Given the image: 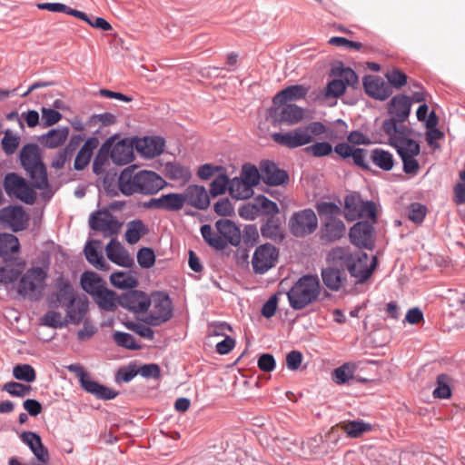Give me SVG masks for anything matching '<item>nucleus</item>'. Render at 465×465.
<instances>
[{
    "label": "nucleus",
    "instance_id": "4c0bfd02",
    "mask_svg": "<svg viewBox=\"0 0 465 465\" xmlns=\"http://www.w3.org/2000/svg\"><path fill=\"white\" fill-rule=\"evenodd\" d=\"M399 138L393 137L389 139V143L396 149L401 159L404 157H416L420 153V143L414 139L404 138L401 139V142H399Z\"/></svg>",
    "mask_w": 465,
    "mask_h": 465
},
{
    "label": "nucleus",
    "instance_id": "09e8293b",
    "mask_svg": "<svg viewBox=\"0 0 465 465\" xmlns=\"http://www.w3.org/2000/svg\"><path fill=\"white\" fill-rule=\"evenodd\" d=\"M370 158L373 164L382 171L389 172L394 166L395 160L393 154L382 148L371 150Z\"/></svg>",
    "mask_w": 465,
    "mask_h": 465
},
{
    "label": "nucleus",
    "instance_id": "1a4fd4ad",
    "mask_svg": "<svg viewBox=\"0 0 465 465\" xmlns=\"http://www.w3.org/2000/svg\"><path fill=\"white\" fill-rule=\"evenodd\" d=\"M153 310L145 317L144 322L150 326H160L173 316V306L170 295L163 291L151 293Z\"/></svg>",
    "mask_w": 465,
    "mask_h": 465
},
{
    "label": "nucleus",
    "instance_id": "dca6fc26",
    "mask_svg": "<svg viewBox=\"0 0 465 465\" xmlns=\"http://www.w3.org/2000/svg\"><path fill=\"white\" fill-rule=\"evenodd\" d=\"M29 221L30 216L22 205L10 204L0 210V222L13 232L25 230Z\"/></svg>",
    "mask_w": 465,
    "mask_h": 465
},
{
    "label": "nucleus",
    "instance_id": "9d476101",
    "mask_svg": "<svg viewBox=\"0 0 465 465\" xmlns=\"http://www.w3.org/2000/svg\"><path fill=\"white\" fill-rule=\"evenodd\" d=\"M27 183L28 180L15 172L5 173L3 180V187L7 196L33 205L36 201L37 193Z\"/></svg>",
    "mask_w": 465,
    "mask_h": 465
},
{
    "label": "nucleus",
    "instance_id": "2eb2a0df",
    "mask_svg": "<svg viewBox=\"0 0 465 465\" xmlns=\"http://www.w3.org/2000/svg\"><path fill=\"white\" fill-rule=\"evenodd\" d=\"M117 303L129 312L144 313L149 310L152 301L146 292L134 288L121 293L117 298Z\"/></svg>",
    "mask_w": 465,
    "mask_h": 465
},
{
    "label": "nucleus",
    "instance_id": "7c9ffc66",
    "mask_svg": "<svg viewBox=\"0 0 465 465\" xmlns=\"http://www.w3.org/2000/svg\"><path fill=\"white\" fill-rule=\"evenodd\" d=\"M346 232L344 223L341 219L325 221L320 229L319 238L322 243L328 244L341 239Z\"/></svg>",
    "mask_w": 465,
    "mask_h": 465
},
{
    "label": "nucleus",
    "instance_id": "c03bdc74",
    "mask_svg": "<svg viewBox=\"0 0 465 465\" xmlns=\"http://www.w3.org/2000/svg\"><path fill=\"white\" fill-rule=\"evenodd\" d=\"M66 306V317L68 318V322L74 324H79L88 310V301L87 300H79L76 302V299H71L69 302L65 303Z\"/></svg>",
    "mask_w": 465,
    "mask_h": 465
},
{
    "label": "nucleus",
    "instance_id": "a878e982",
    "mask_svg": "<svg viewBox=\"0 0 465 465\" xmlns=\"http://www.w3.org/2000/svg\"><path fill=\"white\" fill-rule=\"evenodd\" d=\"M21 251V244L16 235L11 232H0V257L7 265L14 264Z\"/></svg>",
    "mask_w": 465,
    "mask_h": 465
},
{
    "label": "nucleus",
    "instance_id": "423d86ee",
    "mask_svg": "<svg viewBox=\"0 0 465 465\" xmlns=\"http://www.w3.org/2000/svg\"><path fill=\"white\" fill-rule=\"evenodd\" d=\"M331 76H336L329 81L325 88L321 92L324 99L340 98L347 90L348 86L353 89L359 87V76L357 73L350 66H344L343 63L339 62L337 65L331 69Z\"/></svg>",
    "mask_w": 465,
    "mask_h": 465
},
{
    "label": "nucleus",
    "instance_id": "39448f33",
    "mask_svg": "<svg viewBox=\"0 0 465 465\" xmlns=\"http://www.w3.org/2000/svg\"><path fill=\"white\" fill-rule=\"evenodd\" d=\"M348 143H338L334 146V153L342 160L352 159V163L357 167L365 171H371V166L366 161L368 150L365 148L356 147L355 145H369L373 142L371 139L358 130L350 132L347 135Z\"/></svg>",
    "mask_w": 465,
    "mask_h": 465
},
{
    "label": "nucleus",
    "instance_id": "8fccbe9b",
    "mask_svg": "<svg viewBox=\"0 0 465 465\" xmlns=\"http://www.w3.org/2000/svg\"><path fill=\"white\" fill-rule=\"evenodd\" d=\"M111 284L120 290L134 289L139 285L137 278L129 275L128 272L116 271L110 275Z\"/></svg>",
    "mask_w": 465,
    "mask_h": 465
},
{
    "label": "nucleus",
    "instance_id": "bb28decb",
    "mask_svg": "<svg viewBox=\"0 0 465 465\" xmlns=\"http://www.w3.org/2000/svg\"><path fill=\"white\" fill-rule=\"evenodd\" d=\"M229 192L230 195L236 200H244L246 196H242V192H238L236 184L232 183L226 173L218 174L210 183V194L217 197Z\"/></svg>",
    "mask_w": 465,
    "mask_h": 465
},
{
    "label": "nucleus",
    "instance_id": "6ab92c4d",
    "mask_svg": "<svg viewBox=\"0 0 465 465\" xmlns=\"http://www.w3.org/2000/svg\"><path fill=\"white\" fill-rule=\"evenodd\" d=\"M272 140L278 144L286 146L290 149L298 148L312 142L313 137L306 132L303 126L297 127L286 133H274L272 134Z\"/></svg>",
    "mask_w": 465,
    "mask_h": 465
},
{
    "label": "nucleus",
    "instance_id": "cd10ccee",
    "mask_svg": "<svg viewBox=\"0 0 465 465\" xmlns=\"http://www.w3.org/2000/svg\"><path fill=\"white\" fill-rule=\"evenodd\" d=\"M308 93L309 87L304 84H291L279 91L272 97V104L278 106L284 105L285 104H293L292 102L304 99Z\"/></svg>",
    "mask_w": 465,
    "mask_h": 465
},
{
    "label": "nucleus",
    "instance_id": "ddd939ff",
    "mask_svg": "<svg viewBox=\"0 0 465 465\" xmlns=\"http://www.w3.org/2000/svg\"><path fill=\"white\" fill-rule=\"evenodd\" d=\"M290 232L297 238L312 234L318 227V218L311 208L295 212L289 219Z\"/></svg>",
    "mask_w": 465,
    "mask_h": 465
},
{
    "label": "nucleus",
    "instance_id": "052dcab7",
    "mask_svg": "<svg viewBox=\"0 0 465 465\" xmlns=\"http://www.w3.org/2000/svg\"><path fill=\"white\" fill-rule=\"evenodd\" d=\"M354 366L350 362H345L332 371V380L339 385L347 383L353 378Z\"/></svg>",
    "mask_w": 465,
    "mask_h": 465
},
{
    "label": "nucleus",
    "instance_id": "5fc2aeb1",
    "mask_svg": "<svg viewBox=\"0 0 465 465\" xmlns=\"http://www.w3.org/2000/svg\"><path fill=\"white\" fill-rule=\"evenodd\" d=\"M13 376L17 381L32 383L36 379V372L32 365L18 363L13 367Z\"/></svg>",
    "mask_w": 465,
    "mask_h": 465
},
{
    "label": "nucleus",
    "instance_id": "338daca9",
    "mask_svg": "<svg viewBox=\"0 0 465 465\" xmlns=\"http://www.w3.org/2000/svg\"><path fill=\"white\" fill-rule=\"evenodd\" d=\"M137 374H139L136 362L132 361L127 366L118 369L115 373L116 381L130 382Z\"/></svg>",
    "mask_w": 465,
    "mask_h": 465
},
{
    "label": "nucleus",
    "instance_id": "4468645a",
    "mask_svg": "<svg viewBox=\"0 0 465 465\" xmlns=\"http://www.w3.org/2000/svg\"><path fill=\"white\" fill-rule=\"evenodd\" d=\"M279 250L272 243L266 242L258 246L252 255V265L253 272L264 274L276 265Z\"/></svg>",
    "mask_w": 465,
    "mask_h": 465
},
{
    "label": "nucleus",
    "instance_id": "de8ad7c7",
    "mask_svg": "<svg viewBox=\"0 0 465 465\" xmlns=\"http://www.w3.org/2000/svg\"><path fill=\"white\" fill-rule=\"evenodd\" d=\"M115 135L107 138L101 147L98 149L96 155L93 162V172L96 175L104 173L103 166L106 163L108 157H110L111 148L114 143Z\"/></svg>",
    "mask_w": 465,
    "mask_h": 465
},
{
    "label": "nucleus",
    "instance_id": "473e14b6",
    "mask_svg": "<svg viewBox=\"0 0 465 465\" xmlns=\"http://www.w3.org/2000/svg\"><path fill=\"white\" fill-rule=\"evenodd\" d=\"M80 386L86 392L94 395L97 399L110 401L117 397L118 391L91 379L90 374L80 382Z\"/></svg>",
    "mask_w": 465,
    "mask_h": 465
},
{
    "label": "nucleus",
    "instance_id": "69168bd1",
    "mask_svg": "<svg viewBox=\"0 0 465 465\" xmlns=\"http://www.w3.org/2000/svg\"><path fill=\"white\" fill-rule=\"evenodd\" d=\"M19 143V136L13 134L12 131L8 129L5 132L1 141L2 149L6 155H11L17 150Z\"/></svg>",
    "mask_w": 465,
    "mask_h": 465
},
{
    "label": "nucleus",
    "instance_id": "680f3d73",
    "mask_svg": "<svg viewBox=\"0 0 465 465\" xmlns=\"http://www.w3.org/2000/svg\"><path fill=\"white\" fill-rule=\"evenodd\" d=\"M137 262L143 269L152 268L156 262L155 252L151 247H141L136 254Z\"/></svg>",
    "mask_w": 465,
    "mask_h": 465
},
{
    "label": "nucleus",
    "instance_id": "f257e3e1",
    "mask_svg": "<svg viewBox=\"0 0 465 465\" xmlns=\"http://www.w3.org/2000/svg\"><path fill=\"white\" fill-rule=\"evenodd\" d=\"M136 165L133 164L124 168L118 177V189L125 196L134 193L153 195L163 189L167 183L156 172L140 170L134 172Z\"/></svg>",
    "mask_w": 465,
    "mask_h": 465
},
{
    "label": "nucleus",
    "instance_id": "c85d7f7f",
    "mask_svg": "<svg viewBox=\"0 0 465 465\" xmlns=\"http://www.w3.org/2000/svg\"><path fill=\"white\" fill-rule=\"evenodd\" d=\"M107 258L118 266L131 268L134 262L124 245L116 238H112L105 246Z\"/></svg>",
    "mask_w": 465,
    "mask_h": 465
},
{
    "label": "nucleus",
    "instance_id": "aec40b11",
    "mask_svg": "<svg viewBox=\"0 0 465 465\" xmlns=\"http://www.w3.org/2000/svg\"><path fill=\"white\" fill-rule=\"evenodd\" d=\"M328 266L321 270V278L324 286L331 292L341 291L347 282L344 268L340 266V262H327Z\"/></svg>",
    "mask_w": 465,
    "mask_h": 465
},
{
    "label": "nucleus",
    "instance_id": "6e6552de",
    "mask_svg": "<svg viewBox=\"0 0 465 465\" xmlns=\"http://www.w3.org/2000/svg\"><path fill=\"white\" fill-rule=\"evenodd\" d=\"M47 276V272L42 267L29 268L20 277L17 292L23 297L29 296L32 301H39Z\"/></svg>",
    "mask_w": 465,
    "mask_h": 465
},
{
    "label": "nucleus",
    "instance_id": "5701e85b",
    "mask_svg": "<svg viewBox=\"0 0 465 465\" xmlns=\"http://www.w3.org/2000/svg\"><path fill=\"white\" fill-rule=\"evenodd\" d=\"M135 144L134 135L122 138L116 143L114 142L110 150L112 162L117 165H125L131 163L134 159V150H136Z\"/></svg>",
    "mask_w": 465,
    "mask_h": 465
},
{
    "label": "nucleus",
    "instance_id": "393cba45",
    "mask_svg": "<svg viewBox=\"0 0 465 465\" xmlns=\"http://www.w3.org/2000/svg\"><path fill=\"white\" fill-rule=\"evenodd\" d=\"M362 86L365 94L377 101L383 102L392 94V90L388 84L378 75H365L362 78Z\"/></svg>",
    "mask_w": 465,
    "mask_h": 465
},
{
    "label": "nucleus",
    "instance_id": "2f4dec72",
    "mask_svg": "<svg viewBox=\"0 0 465 465\" xmlns=\"http://www.w3.org/2000/svg\"><path fill=\"white\" fill-rule=\"evenodd\" d=\"M22 168L30 178L27 184L32 190L47 189L49 187L48 173L45 163L29 164Z\"/></svg>",
    "mask_w": 465,
    "mask_h": 465
},
{
    "label": "nucleus",
    "instance_id": "a19ab883",
    "mask_svg": "<svg viewBox=\"0 0 465 465\" xmlns=\"http://www.w3.org/2000/svg\"><path fill=\"white\" fill-rule=\"evenodd\" d=\"M281 225L279 218L268 217L266 222L261 226L262 236L276 243L282 242L285 239V234L282 232Z\"/></svg>",
    "mask_w": 465,
    "mask_h": 465
},
{
    "label": "nucleus",
    "instance_id": "f3484780",
    "mask_svg": "<svg viewBox=\"0 0 465 465\" xmlns=\"http://www.w3.org/2000/svg\"><path fill=\"white\" fill-rule=\"evenodd\" d=\"M262 180V173L258 167L251 163L242 165L240 177L232 178V183L236 184L238 192L242 193L246 199L253 194V188L256 187Z\"/></svg>",
    "mask_w": 465,
    "mask_h": 465
},
{
    "label": "nucleus",
    "instance_id": "7ed1b4c3",
    "mask_svg": "<svg viewBox=\"0 0 465 465\" xmlns=\"http://www.w3.org/2000/svg\"><path fill=\"white\" fill-rule=\"evenodd\" d=\"M218 234H213L212 226L208 223L200 228L204 242L216 251L224 250L229 244L238 247L242 241L240 227L232 220L219 219L215 223Z\"/></svg>",
    "mask_w": 465,
    "mask_h": 465
},
{
    "label": "nucleus",
    "instance_id": "e433bc0d",
    "mask_svg": "<svg viewBox=\"0 0 465 465\" xmlns=\"http://www.w3.org/2000/svg\"><path fill=\"white\" fill-rule=\"evenodd\" d=\"M100 244L101 242L99 240H92L85 245L84 252L89 263L100 271L107 272L110 269V264L104 260V255L98 250Z\"/></svg>",
    "mask_w": 465,
    "mask_h": 465
},
{
    "label": "nucleus",
    "instance_id": "774afa93",
    "mask_svg": "<svg viewBox=\"0 0 465 465\" xmlns=\"http://www.w3.org/2000/svg\"><path fill=\"white\" fill-rule=\"evenodd\" d=\"M42 121L41 125L44 128L50 127L57 124L63 118V114L53 108L43 106L41 108Z\"/></svg>",
    "mask_w": 465,
    "mask_h": 465
},
{
    "label": "nucleus",
    "instance_id": "20e7f679",
    "mask_svg": "<svg viewBox=\"0 0 465 465\" xmlns=\"http://www.w3.org/2000/svg\"><path fill=\"white\" fill-rule=\"evenodd\" d=\"M292 309L300 311L315 302L321 294V282L316 274L301 276L285 292Z\"/></svg>",
    "mask_w": 465,
    "mask_h": 465
},
{
    "label": "nucleus",
    "instance_id": "f03ea898",
    "mask_svg": "<svg viewBox=\"0 0 465 465\" xmlns=\"http://www.w3.org/2000/svg\"><path fill=\"white\" fill-rule=\"evenodd\" d=\"M369 255L357 250L351 252L343 247H336L331 250L327 255V262H340V266L346 269L350 275L356 278V283L361 284L367 282L372 275L378 265V259L372 256L368 264Z\"/></svg>",
    "mask_w": 465,
    "mask_h": 465
},
{
    "label": "nucleus",
    "instance_id": "6e6d98bb",
    "mask_svg": "<svg viewBox=\"0 0 465 465\" xmlns=\"http://www.w3.org/2000/svg\"><path fill=\"white\" fill-rule=\"evenodd\" d=\"M113 339L119 347L127 350L137 351L142 348V346L137 342L135 337L129 332L115 331L113 333Z\"/></svg>",
    "mask_w": 465,
    "mask_h": 465
},
{
    "label": "nucleus",
    "instance_id": "a211bd4d",
    "mask_svg": "<svg viewBox=\"0 0 465 465\" xmlns=\"http://www.w3.org/2000/svg\"><path fill=\"white\" fill-rule=\"evenodd\" d=\"M371 221H358L350 229L349 238L351 244L361 249L372 250L374 242L371 240L375 228Z\"/></svg>",
    "mask_w": 465,
    "mask_h": 465
},
{
    "label": "nucleus",
    "instance_id": "0e129e2a",
    "mask_svg": "<svg viewBox=\"0 0 465 465\" xmlns=\"http://www.w3.org/2000/svg\"><path fill=\"white\" fill-rule=\"evenodd\" d=\"M2 391H6L13 397H25L30 394L32 387L29 384H24L17 381H8L2 387Z\"/></svg>",
    "mask_w": 465,
    "mask_h": 465
},
{
    "label": "nucleus",
    "instance_id": "4d7b16f0",
    "mask_svg": "<svg viewBox=\"0 0 465 465\" xmlns=\"http://www.w3.org/2000/svg\"><path fill=\"white\" fill-rule=\"evenodd\" d=\"M388 85L392 90H401L408 83V75L400 68L394 67L385 74Z\"/></svg>",
    "mask_w": 465,
    "mask_h": 465
},
{
    "label": "nucleus",
    "instance_id": "c9c22d12",
    "mask_svg": "<svg viewBox=\"0 0 465 465\" xmlns=\"http://www.w3.org/2000/svg\"><path fill=\"white\" fill-rule=\"evenodd\" d=\"M98 144L99 140L96 136L93 135L86 139L75 156L74 163V170L82 171L89 164L94 150L98 146Z\"/></svg>",
    "mask_w": 465,
    "mask_h": 465
},
{
    "label": "nucleus",
    "instance_id": "c756f323",
    "mask_svg": "<svg viewBox=\"0 0 465 465\" xmlns=\"http://www.w3.org/2000/svg\"><path fill=\"white\" fill-rule=\"evenodd\" d=\"M186 204L198 210H206L211 204L210 195L203 185H188L183 192Z\"/></svg>",
    "mask_w": 465,
    "mask_h": 465
},
{
    "label": "nucleus",
    "instance_id": "58836bf2",
    "mask_svg": "<svg viewBox=\"0 0 465 465\" xmlns=\"http://www.w3.org/2000/svg\"><path fill=\"white\" fill-rule=\"evenodd\" d=\"M32 453L36 461H32V465H49L50 455L48 449L43 444L42 438H21Z\"/></svg>",
    "mask_w": 465,
    "mask_h": 465
},
{
    "label": "nucleus",
    "instance_id": "b1692460",
    "mask_svg": "<svg viewBox=\"0 0 465 465\" xmlns=\"http://www.w3.org/2000/svg\"><path fill=\"white\" fill-rule=\"evenodd\" d=\"M136 152L145 159H153L163 153L165 147V140L161 136L134 135Z\"/></svg>",
    "mask_w": 465,
    "mask_h": 465
},
{
    "label": "nucleus",
    "instance_id": "9b49d317",
    "mask_svg": "<svg viewBox=\"0 0 465 465\" xmlns=\"http://www.w3.org/2000/svg\"><path fill=\"white\" fill-rule=\"evenodd\" d=\"M411 109V100L409 95L404 94L394 95L388 103V113L391 116L384 120L382 124L385 134L395 132L397 123H403L409 118Z\"/></svg>",
    "mask_w": 465,
    "mask_h": 465
},
{
    "label": "nucleus",
    "instance_id": "e2e57ef3",
    "mask_svg": "<svg viewBox=\"0 0 465 465\" xmlns=\"http://www.w3.org/2000/svg\"><path fill=\"white\" fill-rule=\"evenodd\" d=\"M41 324L53 329H62L67 326L68 321L62 320L60 312L48 311L41 318Z\"/></svg>",
    "mask_w": 465,
    "mask_h": 465
},
{
    "label": "nucleus",
    "instance_id": "37998d69",
    "mask_svg": "<svg viewBox=\"0 0 465 465\" xmlns=\"http://www.w3.org/2000/svg\"><path fill=\"white\" fill-rule=\"evenodd\" d=\"M80 284L92 297L105 286L103 278L92 271H85L81 274Z\"/></svg>",
    "mask_w": 465,
    "mask_h": 465
},
{
    "label": "nucleus",
    "instance_id": "ea45409f",
    "mask_svg": "<svg viewBox=\"0 0 465 465\" xmlns=\"http://www.w3.org/2000/svg\"><path fill=\"white\" fill-rule=\"evenodd\" d=\"M19 163L21 167H25L29 164L45 163L39 145L35 143H25L20 150Z\"/></svg>",
    "mask_w": 465,
    "mask_h": 465
},
{
    "label": "nucleus",
    "instance_id": "0eeeda50",
    "mask_svg": "<svg viewBox=\"0 0 465 465\" xmlns=\"http://www.w3.org/2000/svg\"><path fill=\"white\" fill-rule=\"evenodd\" d=\"M344 218L353 222L361 217H366L372 223L377 222V208L373 201L361 198L358 192H351L344 197Z\"/></svg>",
    "mask_w": 465,
    "mask_h": 465
},
{
    "label": "nucleus",
    "instance_id": "864d4df0",
    "mask_svg": "<svg viewBox=\"0 0 465 465\" xmlns=\"http://www.w3.org/2000/svg\"><path fill=\"white\" fill-rule=\"evenodd\" d=\"M432 395L435 399L447 400L452 395L451 388L450 385V377L441 373L437 376L436 387L432 391Z\"/></svg>",
    "mask_w": 465,
    "mask_h": 465
},
{
    "label": "nucleus",
    "instance_id": "f704fd0d",
    "mask_svg": "<svg viewBox=\"0 0 465 465\" xmlns=\"http://www.w3.org/2000/svg\"><path fill=\"white\" fill-rule=\"evenodd\" d=\"M69 128L67 126L52 128L38 136L39 143L45 148L55 149L61 146L68 138Z\"/></svg>",
    "mask_w": 465,
    "mask_h": 465
},
{
    "label": "nucleus",
    "instance_id": "f8f14e48",
    "mask_svg": "<svg viewBox=\"0 0 465 465\" xmlns=\"http://www.w3.org/2000/svg\"><path fill=\"white\" fill-rule=\"evenodd\" d=\"M304 113L305 110L296 104H285L282 106L272 104L267 110V119L273 127L282 124L294 125L303 119Z\"/></svg>",
    "mask_w": 465,
    "mask_h": 465
},
{
    "label": "nucleus",
    "instance_id": "3c124183",
    "mask_svg": "<svg viewBox=\"0 0 465 465\" xmlns=\"http://www.w3.org/2000/svg\"><path fill=\"white\" fill-rule=\"evenodd\" d=\"M315 208L319 216L325 218V221L339 219L342 212L341 206L333 202H318Z\"/></svg>",
    "mask_w": 465,
    "mask_h": 465
},
{
    "label": "nucleus",
    "instance_id": "412c9836",
    "mask_svg": "<svg viewBox=\"0 0 465 465\" xmlns=\"http://www.w3.org/2000/svg\"><path fill=\"white\" fill-rule=\"evenodd\" d=\"M259 168L262 173V180L268 186H282L289 183L290 176L287 171L271 160H262Z\"/></svg>",
    "mask_w": 465,
    "mask_h": 465
},
{
    "label": "nucleus",
    "instance_id": "4be33fe9",
    "mask_svg": "<svg viewBox=\"0 0 465 465\" xmlns=\"http://www.w3.org/2000/svg\"><path fill=\"white\" fill-rule=\"evenodd\" d=\"M186 203L183 193H169L162 194L158 198H151L143 203L146 209L164 210L167 212H178Z\"/></svg>",
    "mask_w": 465,
    "mask_h": 465
},
{
    "label": "nucleus",
    "instance_id": "a18cd8bd",
    "mask_svg": "<svg viewBox=\"0 0 465 465\" xmlns=\"http://www.w3.org/2000/svg\"><path fill=\"white\" fill-rule=\"evenodd\" d=\"M149 233V228L141 219H134L127 223L124 238L127 243L133 245L140 239Z\"/></svg>",
    "mask_w": 465,
    "mask_h": 465
},
{
    "label": "nucleus",
    "instance_id": "49530a36",
    "mask_svg": "<svg viewBox=\"0 0 465 465\" xmlns=\"http://www.w3.org/2000/svg\"><path fill=\"white\" fill-rule=\"evenodd\" d=\"M100 309L106 312H114L117 308L116 292L105 286L93 296Z\"/></svg>",
    "mask_w": 465,
    "mask_h": 465
},
{
    "label": "nucleus",
    "instance_id": "bf43d9fd",
    "mask_svg": "<svg viewBox=\"0 0 465 465\" xmlns=\"http://www.w3.org/2000/svg\"><path fill=\"white\" fill-rule=\"evenodd\" d=\"M257 208L259 209V214L267 215L268 217H275L280 210L278 204L270 200L265 195L260 194L255 197Z\"/></svg>",
    "mask_w": 465,
    "mask_h": 465
},
{
    "label": "nucleus",
    "instance_id": "13d9d810",
    "mask_svg": "<svg viewBox=\"0 0 465 465\" xmlns=\"http://www.w3.org/2000/svg\"><path fill=\"white\" fill-rule=\"evenodd\" d=\"M164 173L170 180L188 179L191 175L189 168L173 162L165 163Z\"/></svg>",
    "mask_w": 465,
    "mask_h": 465
},
{
    "label": "nucleus",
    "instance_id": "603ef678",
    "mask_svg": "<svg viewBox=\"0 0 465 465\" xmlns=\"http://www.w3.org/2000/svg\"><path fill=\"white\" fill-rule=\"evenodd\" d=\"M347 436H360L362 433L375 431L372 425L362 420H354L343 423L341 426Z\"/></svg>",
    "mask_w": 465,
    "mask_h": 465
},
{
    "label": "nucleus",
    "instance_id": "72a5a7b5",
    "mask_svg": "<svg viewBox=\"0 0 465 465\" xmlns=\"http://www.w3.org/2000/svg\"><path fill=\"white\" fill-rule=\"evenodd\" d=\"M302 454L306 458H318L328 452L323 438H299Z\"/></svg>",
    "mask_w": 465,
    "mask_h": 465
},
{
    "label": "nucleus",
    "instance_id": "79ce46f5",
    "mask_svg": "<svg viewBox=\"0 0 465 465\" xmlns=\"http://www.w3.org/2000/svg\"><path fill=\"white\" fill-rule=\"evenodd\" d=\"M56 287L58 289V292L54 294L55 301H50L51 307L58 308L60 303L69 302L72 298L76 299L73 285L69 280L64 279L63 276H59L56 280Z\"/></svg>",
    "mask_w": 465,
    "mask_h": 465
}]
</instances>
